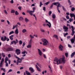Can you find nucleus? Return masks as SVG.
Instances as JSON below:
<instances>
[{
    "label": "nucleus",
    "instance_id": "774afa93",
    "mask_svg": "<svg viewBox=\"0 0 75 75\" xmlns=\"http://www.w3.org/2000/svg\"><path fill=\"white\" fill-rule=\"evenodd\" d=\"M43 57L45 58H46V55L45 54H43Z\"/></svg>",
    "mask_w": 75,
    "mask_h": 75
},
{
    "label": "nucleus",
    "instance_id": "864d4df0",
    "mask_svg": "<svg viewBox=\"0 0 75 75\" xmlns=\"http://www.w3.org/2000/svg\"><path fill=\"white\" fill-rule=\"evenodd\" d=\"M43 10H44L45 11V6H44L43 8Z\"/></svg>",
    "mask_w": 75,
    "mask_h": 75
},
{
    "label": "nucleus",
    "instance_id": "ddd939ff",
    "mask_svg": "<svg viewBox=\"0 0 75 75\" xmlns=\"http://www.w3.org/2000/svg\"><path fill=\"white\" fill-rule=\"evenodd\" d=\"M38 53L39 55H40V56H41V55H42V52H41V50H40V49L38 48Z\"/></svg>",
    "mask_w": 75,
    "mask_h": 75
},
{
    "label": "nucleus",
    "instance_id": "f704fd0d",
    "mask_svg": "<svg viewBox=\"0 0 75 75\" xmlns=\"http://www.w3.org/2000/svg\"><path fill=\"white\" fill-rule=\"evenodd\" d=\"M42 5H43V4H42V2L40 1V7H41L42 6Z\"/></svg>",
    "mask_w": 75,
    "mask_h": 75
},
{
    "label": "nucleus",
    "instance_id": "cd10ccee",
    "mask_svg": "<svg viewBox=\"0 0 75 75\" xmlns=\"http://www.w3.org/2000/svg\"><path fill=\"white\" fill-rule=\"evenodd\" d=\"M32 39H30V41L29 42V44L30 45H31V44H32Z\"/></svg>",
    "mask_w": 75,
    "mask_h": 75
},
{
    "label": "nucleus",
    "instance_id": "412c9836",
    "mask_svg": "<svg viewBox=\"0 0 75 75\" xmlns=\"http://www.w3.org/2000/svg\"><path fill=\"white\" fill-rule=\"evenodd\" d=\"M25 21L26 23H28L29 22V20L27 18H25Z\"/></svg>",
    "mask_w": 75,
    "mask_h": 75
},
{
    "label": "nucleus",
    "instance_id": "20e7f679",
    "mask_svg": "<svg viewBox=\"0 0 75 75\" xmlns=\"http://www.w3.org/2000/svg\"><path fill=\"white\" fill-rule=\"evenodd\" d=\"M7 40V41H8L10 40V39L8 38H7L6 36H4V38L3 39V37H2L1 38V40L2 41H5Z\"/></svg>",
    "mask_w": 75,
    "mask_h": 75
},
{
    "label": "nucleus",
    "instance_id": "338daca9",
    "mask_svg": "<svg viewBox=\"0 0 75 75\" xmlns=\"http://www.w3.org/2000/svg\"><path fill=\"white\" fill-rule=\"evenodd\" d=\"M66 15H67V16L69 15V13L68 12H67L66 13Z\"/></svg>",
    "mask_w": 75,
    "mask_h": 75
},
{
    "label": "nucleus",
    "instance_id": "b1692460",
    "mask_svg": "<svg viewBox=\"0 0 75 75\" xmlns=\"http://www.w3.org/2000/svg\"><path fill=\"white\" fill-rule=\"evenodd\" d=\"M15 34H18V29H16V30L15 31Z\"/></svg>",
    "mask_w": 75,
    "mask_h": 75
},
{
    "label": "nucleus",
    "instance_id": "69168bd1",
    "mask_svg": "<svg viewBox=\"0 0 75 75\" xmlns=\"http://www.w3.org/2000/svg\"><path fill=\"white\" fill-rule=\"evenodd\" d=\"M5 65H6V67H8V64L7 63H6Z\"/></svg>",
    "mask_w": 75,
    "mask_h": 75
},
{
    "label": "nucleus",
    "instance_id": "a211bd4d",
    "mask_svg": "<svg viewBox=\"0 0 75 75\" xmlns=\"http://www.w3.org/2000/svg\"><path fill=\"white\" fill-rule=\"evenodd\" d=\"M75 52H73L71 54L70 57L71 58H73V57L75 55Z\"/></svg>",
    "mask_w": 75,
    "mask_h": 75
},
{
    "label": "nucleus",
    "instance_id": "58836bf2",
    "mask_svg": "<svg viewBox=\"0 0 75 75\" xmlns=\"http://www.w3.org/2000/svg\"><path fill=\"white\" fill-rule=\"evenodd\" d=\"M1 70H3V71H4V72H6V69H5L1 68Z\"/></svg>",
    "mask_w": 75,
    "mask_h": 75
},
{
    "label": "nucleus",
    "instance_id": "72a5a7b5",
    "mask_svg": "<svg viewBox=\"0 0 75 75\" xmlns=\"http://www.w3.org/2000/svg\"><path fill=\"white\" fill-rule=\"evenodd\" d=\"M62 8L63 10H64V11H67V10H66V9L64 8V6H62Z\"/></svg>",
    "mask_w": 75,
    "mask_h": 75
},
{
    "label": "nucleus",
    "instance_id": "4d7b16f0",
    "mask_svg": "<svg viewBox=\"0 0 75 75\" xmlns=\"http://www.w3.org/2000/svg\"><path fill=\"white\" fill-rule=\"evenodd\" d=\"M66 18L67 19H69V17L68 16H66Z\"/></svg>",
    "mask_w": 75,
    "mask_h": 75
},
{
    "label": "nucleus",
    "instance_id": "473e14b6",
    "mask_svg": "<svg viewBox=\"0 0 75 75\" xmlns=\"http://www.w3.org/2000/svg\"><path fill=\"white\" fill-rule=\"evenodd\" d=\"M14 31H12L10 32L9 33V35H11V34H14Z\"/></svg>",
    "mask_w": 75,
    "mask_h": 75
},
{
    "label": "nucleus",
    "instance_id": "680f3d73",
    "mask_svg": "<svg viewBox=\"0 0 75 75\" xmlns=\"http://www.w3.org/2000/svg\"><path fill=\"white\" fill-rule=\"evenodd\" d=\"M68 33H66L64 35V37H65L66 35H68Z\"/></svg>",
    "mask_w": 75,
    "mask_h": 75
},
{
    "label": "nucleus",
    "instance_id": "49530a36",
    "mask_svg": "<svg viewBox=\"0 0 75 75\" xmlns=\"http://www.w3.org/2000/svg\"><path fill=\"white\" fill-rule=\"evenodd\" d=\"M73 21V19L71 18L69 19V21L70 22H71V21Z\"/></svg>",
    "mask_w": 75,
    "mask_h": 75
},
{
    "label": "nucleus",
    "instance_id": "4468645a",
    "mask_svg": "<svg viewBox=\"0 0 75 75\" xmlns=\"http://www.w3.org/2000/svg\"><path fill=\"white\" fill-rule=\"evenodd\" d=\"M60 6V3H59L58 4L57 6V8L58 10V12L60 13V11L59 10V7L60 6Z\"/></svg>",
    "mask_w": 75,
    "mask_h": 75
},
{
    "label": "nucleus",
    "instance_id": "c03bdc74",
    "mask_svg": "<svg viewBox=\"0 0 75 75\" xmlns=\"http://www.w3.org/2000/svg\"><path fill=\"white\" fill-rule=\"evenodd\" d=\"M12 71H13V69H10L8 72V73H9V72H12Z\"/></svg>",
    "mask_w": 75,
    "mask_h": 75
},
{
    "label": "nucleus",
    "instance_id": "aec40b11",
    "mask_svg": "<svg viewBox=\"0 0 75 75\" xmlns=\"http://www.w3.org/2000/svg\"><path fill=\"white\" fill-rule=\"evenodd\" d=\"M70 16L71 17V18H72L73 17H74V16H75V14L74 13H70Z\"/></svg>",
    "mask_w": 75,
    "mask_h": 75
},
{
    "label": "nucleus",
    "instance_id": "423d86ee",
    "mask_svg": "<svg viewBox=\"0 0 75 75\" xmlns=\"http://www.w3.org/2000/svg\"><path fill=\"white\" fill-rule=\"evenodd\" d=\"M71 28L72 31V33L71 34V35L73 36L74 35V34H75V31H74L75 28H74V26L72 25L71 26Z\"/></svg>",
    "mask_w": 75,
    "mask_h": 75
},
{
    "label": "nucleus",
    "instance_id": "0eeeda50",
    "mask_svg": "<svg viewBox=\"0 0 75 75\" xmlns=\"http://www.w3.org/2000/svg\"><path fill=\"white\" fill-rule=\"evenodd\" d=\"M59 3L57 2L52 3L50 7V9L52 8L53 7V6H54H54H55L57 4H58Z\"/></svg>",
    "mask_w": 75,
    "mask_h": 75
},
{
    "label": "nucleus",
    "instance_id": "9d476101",
    "mask_svg": "<svg viewBox=\"0 0 75 75\" xmlns=\"http://www.w3.org/2000/svg\"><path fill=\"white\" fill-rule=\"evenodd\" d=\"M18 42V41L17 39H16V42L15 40H13L11 42V44H13V43H14L15 45H16V44H17Z\"/></svg>",
    "mask_w": 75,
    "mask_h": 75
},
{
    "label": "nucleus",
    "instance_id": "13d9d810",
    "mask_svg": "<svg viewBox=\"0 0 75 75\" xmlns=\"http://www.w3.org/2000/svg\"><path fill=\"white\" fill-rule=\"evenodd\" d=\"M3 67V64L0 63V68H1Z\"/></svg>",
    "mask_w": 75,
    "mask_h": 75
},
{
    "label": "nucleus",
    "instance_id": "a878e982",
    "mask_svg": "<svg viewBox=\"0 0 75 75\" xmlns=\"http://www.w3.org/2000/svg\"><path fill=\"white\" fill-rule=\"evenodd\" d=\"M17 26H18V25H13V27L12 28L13 30H14L15 28H17Z\"/></svg>",
    "mask_w": 75,
    "mask_h": 75
},
{
    "label": "nucleus",
    "instance_id": "de8ad7c7",
    "mask_svg": "<svg viewBox=\"0 0 75 75\" xmlns=\"http://www.w3.org/2000/svg\"><path fill=\"white\" fill-rule=\"evenodd\" d=\"M4 13H5V14L6 15H7V14H8L7 13V12L6 11V10H4Z\"/></svg>",
    "mask_w": 75,
    "mask_h": 75
},
{
    "label": "nucleus",
    "instance_id": "2eb2a0df",
    "mask_svg": "<svg viewBox=\"0 0 75 75\" xmlns=\"http://www.w3.org/2000/svg\"><path fill=\"white\" fill-rule=\"evenodd\" d=\"M29 70L31 72V73H33L34 71V69L32 67H30L29 68Z\"/></svg>",
    "mask_w": 75,
    "mask_h": 75
},
{
    "label": "nucleus",
    "instance_id": "a19ab883",
    "mask_svg": "<svg viewBox=\"0 0 75 75\" xmlns=\"http://www.w3.org/2000/svg\"><path fill=\"white\" fill-rule=\"evenodd\" d=\"M15 13L16 15H18V14H19V13H18L17 11H15Z\"/></svg>",
    "mask_w": 75,
    "mask_h": 75
},
{
    "label": "nucleus",
    "instance_id": "c9c22d12",
    "mask_svg": "<svg viewBox=\"0 0 75 75\" xmlns=\"http://www.w3.org/2000/svg\"><path fill=\"white\" fill-rule=\"evenodd\" d=\"M41 31L42 32V33H44L45 32V30H44L43 29L41 28L40 29Z\"/></svg>",
    "mask_w": 75,
    "mask_h": 75
},
{
    "label": "nucleus",
    "instance_id": "6e6552de",
    "mask_svg": "<svg viewBox=\"0 0 75 75\" xmlns=\"http://www.w3.org/2000/svg\"><path fill=\"white\" fill-rule=\"evenodd\" d=\"M63 29L64 30V32H67V31H68V27L65 25L63 26Z\"/></svg>",
    "mask_w": 75,
    "mask_h": 75
},
{
    "label": "nucleus",
    "instance_id": "ea45409f",
    "mask_svg": "<svg viewBox=\"0 0 75 75\" xmlns=\"http://www.w3.org/2000/svg\"><path fill=\"white\" fill-rule=\"evenodd\" d=\"M75 10V8L74 7H73L71 9V11H74Z\"/></svg>",
    "mask_w": 75,
    "mask_h": 75
},
{
    "label": "nucleus",
    "instance_id": "e2e57ef3",
    "mask_svg": "<svg viewBox=\"0 0 75 75\" xmlns=\"http://www.w3.org/2000/svg\"><path fill=\"white\" fill-rule=\"evenodd\" d=\"M8 58H10V57H11V55H10V54H8Z\"/></svg>",
    "mask_w": 75,
    "mask_h": 75
},
{
    "label": "nucleus",
    "instance_id": "1a4fd4ad",
    "mask_svg": "<svg viewBox=\"0 0 75 75\" xmlns=\"http://www.w3.org/2000/svg\"><path fill=\"white\" fill-rule=\"evenodd\" d=\"M33 11H28L30 15L31 16H33V13L34 12V11H35V7H33Z\"/></svg>",
    "mask_w": 75,
    "mask_h": 75
},
{
    "label": "nucleus",
    "instance_id": "3c124183",
    "mask_svg": "<svg viewBox=\"0 0 75 75\" xmlns=\"http://www.w3.org/2000/svg\"><path fill=\"white\" fill-rule=\"evenodd\" d=\"M2 56L3 57H4H4H5V55H4V53H2Z\"/></svg>",
    "mask_w": 75,
    "mask_h": 75
},
{
    "label": "nucleus",
    "instance_id": "c756f323",
    "mask_svg": "<svg viewBox=\"0 0 75 75\" xmlns=\"http://www.w3.org/2000/svg\"><path fill=\"white\" fill-rule=\"evenodd\" d=\"M55 17H56L55 15L54 14H53L52 15V18H54H54H55Z\"/></svg>",
    "mask_w": 75,
    "mask_h": 75
},
{
    "label": "nucleus",
    "instance_id": "f3484780",
    "mask_svg": "<svg viewBox=\"0 0 75 75\" xmlns=\"http://www.w3.org/2000/svg\"><path fill=\"white\" fill-rule=\"evenodd\" d=\"M35 67L36 69H37V71H41V70L40 69V68H39V67H38V66H37V65L36 64Z\"/></svg>",
    "mask_w": 75,
    "mask_h": 75
},
{
    "label": "nucleus",
    "instance_id": "e433bc0d",
    "mask_svg": "<svg viewBox=\"0 0 75 75\" xmlns=\"http://www.w3.org/2000/svg\"><path fill=\"white\" fill-rule=\"evenodd\" d=\"M65 56H66V57H68V53H66L65 54Z\"/></svg>",
    "mask_w": 75,
    "mask_h": 75
},
{
    "label": "nucleus",
    "instance_id": "5fc2aeb1",
    "mask_svg": "<svg viewBox=\"0 0 75 75\" xmlns=\"http://www.w3.org/2000/svg\"><path fill=\"white\" fill-rule=\"evenodd\" d=\"M26 52V51H24V52H22V54H25Z\"/></svg>",
    "mask_w": 75,
    "mask_h": 75
},
{
    "label": "nucleus",
    "instance_id": "9b49d317",
    "mask_svg": "<svg viewBox=\"0 0 75 75\" xmlns=\"http://www.w3.org/2000/svg\"><path fill=\"white\" fill-rule=\"evenodd\" d=\"M6 50L7 51H13L14 50L13 48L11 47H8L6 49Z\"/></svg>",
    "mask_w": 75,
    "mask_h": 75
},
{
    "label": "nucleus",
    "instance_id": "5701e85b",
    "mask_svg": "<svg viewBox=\"0 0 75 75\" xmlns=\"http://www.w3.org/2000/svg\"><path fill=\"white\" fill-rule=\"evenodd\" d=\"M25 73L27 75H30V74H31V73H30L28 71H25Z\"/></svg>",
    "mask_w": 75,
    "mask_h": 75
},
{
    "label": "nucleus",
    "instance_id": "bf43d9fd",
    "mask_svg": "<svg viewBox=\"0 0 75 75\" xmlns=\"http://www.w3.org/2000/svg\"><path fill=\"white\" fill-rule=\"evenodd\" d=\"M33 16L35 17V20H37V18L36 17V16H35V14L33 15Z\"/></svg>",
    "mask_w": 75,
    "mask_h": 75
},
{
    "label": "nucleus",
    "instance_id": "c85d7f7f",
    "mask_svg": "<svg viewBox=\"0 0 75 75\" xmlns=\"http://www.w3.org/2000/svg\"><path fill=\"white\" fill-rule=\"evenodd\" d=\"M26 31H27V30L25 29H23L22 30V33H25Z\"/></svg>",
    "mask_w": 75,
    "mask_h": 75
},
{
    "label": "nucleus",
    "instance_id": "6e6d98bb",
    "mask_svg": "<svg viewBox=\"0 0 75 75\" xmlns=\"http://www.w3.org/2000/svg\"><path fill=\"white\" fill-rule=\"evenodd\" d=\"M25 45V42H23L22 45L23 47H24Z\"/></svg>",
    "mask_w": 75,
    "mask_h": 75
},
{
    "label": "nucleus",
    "instance_id": "2f4dec72",
    "mask_svg": "<svg viewBox=\"0 0 75 75\" xmlns=\"http://www.w3.org/2000/svg\"><path fill=\"white\" fill-rule=\"evenodd\" d=\"M54 37H55L56 39H58V36L56 35H54L53 36Z\"/></svg>",
    "mask_w": 75,
    "mask_h": 75
},
{
    "label": "nucleus",
    "instance_id": "6ab92c4d",
    "mask_svg": "<svg viewBox=\"0 0 75 75\" xmlns=\"http://www.w3.org/2000/svg\"><path fill=\"white\" fill-rule=\"evenodd\" d=\"M13 37L14 35H11L9 37V38L11 40V41H13Z\"/></svg>",
    "mask_w": 75,
    "mask_h": 75
},
{
    "label": "nucleus",
    "instance_id": "39448f33",
    "mask_svg": "<svg viewBox=\"0 0 75 75\" xmlns=\"http://www.w3.org/2000/svg\"><path fill=\"white\" fill-rule=\"evenodd\" d=\"M16 53V54L17 55H18L21 54V50L20 49H17L15 50Z\"/></svg>",
    "mask_w": 75,
    "mask_h": 75
},
{
    "label": "nucleus",
    "instance_id": "f03ea898",
    "mask_svg": "<svg viewBox=\"0 0 75 75\" xmlns=\"http://www.w3.org/2000/svg\"><path fill=\"white\" fill-rule=\"evenodd\" d=\"M41 41L43 42L42 43L43 45L46 46V45H47L48 44V41L47 39L44 38L42 39Z\"/></svg>",
    "mask_w": 75,
    "mask_h": 75
},
{
    "label": "nucleus",
    "instance_id": "a18cd8bd",
    "mask_svg": "<svg viewBox=\"0 0 75 75\" xmlns=\"http://www.w3.org/2000/svg\"><path fill=\"white\" fill-rule=\"evenodd\" d=\"M51 14H52V12L51 11H49V15L51 16Z\"/></svg>",
    "mask_w": 75,
    "mask_h": 75
},
{
    "label": "nucleus",
    "instance_id": "393cba45",
    "mask_svg": "<svg viewBox=\"0 0 75 75\" xmlns=\"http://www.w3.org/2000/svg\"><path fill=\"white\" fill-rule=\"evenodd\" d=\"M24 20L23 18L22 17H21L19 18V21H23Z\"/></svg>",
    "mask_w": 75,
    "mask_h": 75
},
{
    "label": "nucleus",
    "instance_id": "7ed1b4c3",
    "mask_svg": "<svg viewBox=\"0 0 75 75\" xmlns=\"http://www.w3.org/2000/svg\"><path fill=\"white\" fill-rule=\"evenodd\" d=\"M45 22L46 23H47V24H43L42 25L43 26V27H45L46 26H47L48 27H49V28H51V23H50V22H49L47 20H45Z\"/></svg>",
    "mask_w": 75,
    "mask_h": 75
},
{
    "label": "nucleus",
    "instance_id": "052dcab7",
    "mask_svg": "<svg viewBox=\"0 0 75 75\" xmlns=\"http://www.w3.org/2000/svg\"><path fill=\"white\" fill-rule=\"evenodd\" d=\"M18 8L20 10H21V6H19L18 7Z\"/></svg>",
    "mask_w": 75,
    "mask_h": 75
},
{
    "label": "nucleus",
    "instance_id": "0e129e2a",
    "mask_svg": "<svg viewBox=\"0 0 75 75\" xmlns=\"http://www.w3.org/2000/svg\"><path fill=\"white\" fill-rule=\"evenodd\" d=\"M33 36L35 37H36L37 38L38 37V35H33Z\"/></svg>",
    "mask_w": 75,
    "mask_h": 75
},
{
    "label": "nucleus",
    "instance_id": "603ef678",
    "mask_svg": "<svg viewBox=\"0 0 75 75\" xmlns=\"http://www.w3.org/2000/svg\"><path fill=\"white\" fill-rule=\"evenodd\" d=\"M10 3H11V4L14 3V1H13V0H11V1L10 2Z\"/></svg>",
    "mask_w": 75,
    "mask_h": 75
},
{
    "label": "nucleus",
    "instance_id": "79ce46f5",
    "mask_svg": "<svg viewBox=\"0 0 75 75\" xmlns=\"http://www.w3.org/2000/svg\"><path fill=\"white\" fill-rule=\"evenodd\" d=\"M5 60L7 61H8V60H9L8 59V57H6V58L5 59Z\"/></svg>",
    "mask_w": 75,
    "mask_h": 75
},
{
    "label": "nucleus",
    "instance_id": "7c9ffc66",
    "mask_svg": "<svg viewBox=\"0 0 75 75\" xmlns=\"http://www.w3.org/2000/svg\"><path fill=\"white\" fill-rule=\"evenodd\" d=\"M30 38H31V39H32V40H33V38H34V36H32L31 35H30Z\"/></svg>",
    "mask_w": 75,
    "mask_h": 75
},
{
    "label": "nucleus",
    "instance_id": "4c0bfd02",
    "mask_svg": "<svg viewBox=\"0 0 75 75\" xmlns=\"http://www.w3.org/2000/svg\"><path fill=\"white\" fill-rule=\"evenodd\" d=\"M22 43H23V42H22V40H21L19 41V44H20V45H21Z\"/></svg>",
    "mask_w": 75,
    "mask_h": 75
},
{
    "label": "nucleus",
    "instance_id": "37998d69",
    "mask_svg": "<svg viewBox=\"0 0 75 75\" xmlns=\"http://www.w3.org/2000/svg\"><path fill=\"white\" fill-rule=\"evenodd\" d=\"M11 13H15V11L14 10H12Z\"/></svg>",
    "mask_w": 75,
    "mask_h": 75
},
{
    "label": "nucleus",
    "instance_id": "f257e3e1",
    "mask_svg": "<svg viewBox=\"0 0 75 75\" xmlns=\"http://www.w3.org/2000/svg\"><path fill=\"white\" fill-rule=\"evenodd\" d=\"M61 60L62 61L63 63H65V57L63 56L62 58H61L59 59H58V58L57 57L55 58L54 60V64H57V65H59V64H61ZM55 62H56V63Z\"/></svg>",
    "mask_w": 75,
    "mask_h": 75
},
{
    "label": "nucleus",
    "instance_id": "09e8293b",
    "mask_svg": "<svg viewBox=\"0 0 75 75\" xmlns=\"http://www.w3.org/2000/svg\"><path fill=\"white\" fill-rule=\"evenodd\" d=\"M68 3L70 6H71V5L72 4V2H71L70 1H68Z\"/></svg>",
    "mask_w": 75,
    "mask_h": 75
},
{
    "label": "nucleus",
    "instance_id": "f8f14e48",
    "mask_svg": "<svg viewBox=\"0 0 75 75\" xmlns=\"http://www.w3.org/2000/svg\"><path fill=\"white\" fill-rule=\"evenodd\" d=\"M16 58L18 59L17 61L18 62H19V63H21V62H22V60H21V59L20 58L17 56H16Z\"/></svg>",
    "mask_w": 75,
    "mask_h": 75
},
{
    "label": "nucleus",
    "instance_id": "bb28decb",
    "mask_svg": "<svg viewBox=\"0 0 75 75\" xmlns=\"http://www.w3.org/2000/svg\"><path fill=\"white\" fill-rule=\"evenodd\" d=\"M27 48H31V45H28L27 46Z\"/></svg>",
    "mask_w": 75,
    "mask_h": 75
},
{
    "label": "nucleus",
    "instance_id": "8fccbe9b",
    "mask_svg": "<svg viewBox=\"0 0 75 75\" xmlns=\"http://www.w3.org/2000/svg\"><path fill=\"white\" fill-rule=\"evenodd\" d=\"M50 3V1H48L46 3H45V4H46V5H48V4H49Z\"/></svg>",
    "mask_w": 75,
    "mask_h": 75
},
{
    "label": "nucleus",
    "instance_id": "4be33fe9",
    "mask_svg": "<svg viewBox=\"0 0 75 75\" xmlns=\"http://www.w3.org/2000/svg\"><path fill=\"white\" fill-rule=\"evenodd\" d=\"M75 39H71V42L72 43V44H74V42H75L74 41Z\"/></svg>",
    "mask_w": 75,
    "mask_h": 75
},
{
    "label": "nucleus",
    "instance_id": "dca6fc26",
    "mask_svg": "<svg viewBox=\"0 0 75 75\" xmlns=\"http://www.w3.org/2000/svg\"><path fill=\"white\" fill-rule=\"evenodd\" d=\"M62 48H63V46L61 45H60L59 46V48L60 51H62L63 50Z\"/></svg>",
    "mask_w": 75,
    "mask_h": 75
}]
</instances>
